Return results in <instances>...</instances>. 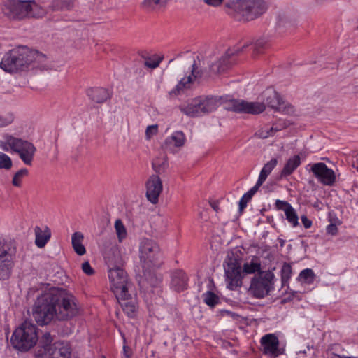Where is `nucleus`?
I'll list each match as a JSON object with an SVG mask.
<instances>
[{"label":"nucleus","instance_id":"1","mask_svg":"<svg viewBox=\"0 0 358 358\" xmlns=\"http://www.w3.org/2000/svg\"><path fill=\"white\" fill-rule=\"evenodd\" d=\"M45 56L35 50L19 47L6 53L0 62V68L6 72L24 71L31 64L41 62Z\"/></svg>","mask_w":358,"mask_h":358},{"label":"nucleus","instance_id":"2","mask_svg":"<svg viewBox=\"0 0 358 358\" xmlns=\"http://www.w3.org/2000/svg\"><path fill=\"white\" fill-rule=\"evenodd\" d=\"M0 148L5 152L17 154L22 162L28 166L32 164L37 150L32 142L9 134H5L0 140Z\"/></svg>","mask_w":358,"mask_h":358},{"label":"nucleus","instance_id":"3","mask_svg":"<svg viewBox=\"0 0 358 358\" xmlns=\"http://www.w3.org/2000/svg\"><path fill=\"white\" fill-rule=\"evenodd\" d=\"M55 287L45 290L38 296L33 306L32 315L39 325L47 324L56 318Z\"/></svg>","mask_w":358,"mask_h":358},{"label":"nucleus","instance_id":"4","mask_svg":"<svg viewBox=\"0 0 358 358\" xmlns=\"http://www.w3.org/2000/svg\"><path fill=\"white\" fill-rule=\"evenodd\" d=\"M54 292L56 300V319L64 321L76 317L80 313V306L76 296L64 289L55 287Z\"/></svg>","mask_w":358,"mask_h":358},{"label":"nucleus","instance_id":"5","mask_svg":"<svg viewBox=\"0 0 358 358\" xmlns=\"http://www.w3.org/2000/svg\"><path fill=\"white\" fill-rule=\"evenodd\" d=\"M71 348L65 341H55L49 332H45L39 339V349L36 358H70Z\"/></svg>","mask_w":358,"mask_h":358},{"label":"nucleus","instance_id":"6","mask_svg":"<svg viewBox=\"0 0 358 358\" xmlns=\"http://www.w3.org/2000/svg\"><path fill=\"white\" fill-rule=\"evenodd\" d=\"M224 7L248 21L257 18L266 10L262 0H229Z\"/></svg>","mask_w":358,"mask_h":358},{"label":"nucleus","instance_id":"7","mask_svg":"<svg viewBox=\"0 0 358 358\" xmlns=\"http://www.w3.org/2000/svg\"><path fill=\"white\" fill-rule=\"evenodd\" d=\"M38 340L37 327L31 322L25 321L14 331L10 343L15 349L25 352L32 348Z\"/></svg>","mask_w":358,"mask_h":358},{"label":"nucleus","instance_id":"8","mask_svg":"<svg viewBox=\"0 0 358 358\" xmlns=\"http://www.w3.org/2000/svg\"><path fill=\"white\" fill-rule=\"evenodd\" d=\"M139 252L143 269H155L162 265L159 248L154 241L143 238L140 242Z\"/></svg>","mask_w":358,"mask_h":358},{"label":"nucleus","instance_id":"9","mask_svg":"<svg viewBox=\"0 0 358 358\" xmlns=\"http://www.w3.org/2000/svg\"><path fill=\"white\" fill-rule=\"evenodd\" d=\"M275 275L273 272L261 271L252 278L248 292L256 299H263L273 289Z\"/></svg>","mask_w":358,"mask_h":358},{"label":"nucleus","instance_id":"10","mask_svg":"<svg viewBox=\"0 0 358 358\" xmlns=\"http://www.w3.org/2000/svg\"><path fill=\"white\" fill-rule=\"evenodd\" d=\"M266 46V41L264 39H259L255 43H244L241 49L236 48L234 49H229L225 54L215 63L212 64L210 69L214 73H220L224 71L231 64L229 58L231 55H237L241 52L245 51L248 48H250L253 51V55L261 53L262 50Z\"/></svg>","mask_w":358,"mask_h":358},{"label":"nucleus","instance_id":"11","mask_svg":"<svg viewBox=\"0 0 358 358\" xmlns=\"http://www.w3.org/2000/svg\"><path fill=\"white\" fill-rule=\"evenodd\" d=\"M16 257V248L11 243H0V280L8 279L12 274Z\"/></svg>","mask_w":358,"mask_h":358},{"label":"nucleus","instance_id":"12","mask_svg":"<svg viewBox=\"0 0 358 358\" xmlns=\"http://www.w3.org/2000/svg\"><path fill=\"white\" fill-rule=\"evenodd\" d=\"M108 278L111 290L115 296H122V294L129 292L131 287L127 273L120 267L109 268Z\"/></svg>","mask_w":358,"mask_h":358},{"label":"nucleus","instance_id":"13","mask_svg":"<svg viewBox=\"0 0 358 358\" xmlns=\"http://www.w3.org/2000/svg\"><path fill=\"white\" fill-rule=\"evenodd\" d=\"M227 287L234 290L242 285L243 276L239 263L236 258L227 257L224 264Z\"/></svg>","mask_w":358,"mask_h":358},{"label":"nucleus","instance_id":"14","mask_svg":"<svg viewBox=\"0 0 358 358\" xmlns=\"http://www.w3.org/2000/svg\"><path fill=\"white\" fill-rule=\"evenodd\" d=\"M226 108L238 113L258 115L265 110L266 106L264 102L232 99L227 103Z\"/></svg>","mask_w":358,"mask_h":358},{"label":"nucleus","instance_id":"15","mask_svg":"<svg viewBox=\"0 0 358 358\" xmlns=\"http://www.w3.org/2000/svg\"><path fill=\"white\" fill-rule=\"evenodd\" d=\"M309 171L316 178L318 182L325 186H332L336 182V176L334 171L327 166L324 162H317L308 164Z\"/></svg>","mask_w":358,"mask_h":358},{"label":"nucleus","instance_id":"16","mask_svg":"<svg viewBox=\"0 0 358 358\" xmlns=\"http://www.w3.org/2000/svg\"><path fill=\"white\" fill-rule=\"evenodd\" d=\"M3 15L10 20H22L27 18V1L10 0L2 6Z\"/></svg>","mask_w":358,"mask_h":358},{"label":"nucleus","instance_id":"17","mask_svg":"<svg viewBox=\"0 0 358 358\" xmlns=\"http://www.w3.org/2000/svg\"><path fill=\"white\" fill-rule=\"evenodd\" d=\"M201 73L196 65L195 61L191 66V74L182 78L173 89L169 92L168 96L169 99L176 97L178 95L184 92L185 90L191 87L192 84L194 82L196 78L200 77Z\"/></svg>","mask_w":358,"mask_h":358},{"label":"nucleus","instance_id":"18","mask_svg":"<svg viewBox=\"0 0 358 358\" xmlns=\"http://www.w3.org/2000/svg\"><path fill=\"white\" fill-rule=\"evenodd\" d=\"M265 106L268 107L285 114L293 113L294 110L292 106L285 103L280 95L273 90H268L265 93Z\"/></svg>","mask_w":358,"mask_h":358},{"label":"nucleus","instance_id":"19","mask_svg":"<svg viewBox=\"0 0 358 358\" xmlns=\"http://www.w3.org/2000/svg\"><path fill=\"white\" fill-rule=\"evenodd\" d=\"M147 199L152 204L157 203L162 192V181L158 175H152L145 182Z\"/></svg>","mask_w":358,"mask_h":358},{"label":"nucleus","instance_id":"20","mask_svg":"<svg viewBox=\"0 0 358 358\" xmlns=\"http://www.w3.org/2000/svg\"><path fill=\"white\" fill-rule=\"evenodd\" d=\"M115 297L122 306L123 311L129 317H134L138 308L136 297L132 296L129 291L122 294V296H117Z\"/></svg>","mask_w":358,"mask_h":358},{"label":"nucleus","instance_id":"21","mask_svg":"<svg viewBox=\"0 0 358 358\" xmlns=\"http://www.w3.org/2000/svg\"><path fill=\"white\" fill-rule=\"evenodd\" d=\"M263 352L266 355L276 357L279 355V341L276 336L272 334H266L261 338Z\"/></svg>","mask_w":358,"mask_h":358},{"label":"nucleus","instance_id":"22","mask_svg":"<svg viewBox=\"0 0 358 358\" xmlns=\"http://www.w3.org/2000/svg\"><path fill=\"white\" fill-rule=\"evenodd\" d=\"M179 108L181 112L187 116L199 117L203 115L199 96L189 100L186 103L180 105Z\"/></svg>","mask_w":358,"mask_h":358},{"label":"nucleus","instance_id":"23","mask_svg":"<svg viewBox=\"0 0 358 358\" xmlns=\"http://www.w3.org/2000/svg\"><path fill=\"white\" fill-rule=\"evenodd\" d=\"M199 98L203 115L215 111L224 102L222 96H201Z\"/></svg>","mask_w":358,"mask_h":358},{"label":"nucleus","instance_id":"24","mask_svg":"<svg viewBox=\"0 0 358 358\" xmlns=\"http://www.w3.org/2000/svg\"><path fill=\"white\" fill-rule=\"evenodd\" d=\"M171 287L178 292L187 289V277L182 271H176L172 273Z\"/></svg>","mask_w":358,"mask_h":358},{"label":"nucleus","instance_id":"25","mask_svg":"<svg viewBox=\"0 0 358 358\" xmlns=\"http://www.w3.org/2000/svg\"><path fill=\"white\" fill-rule=\"evenodd\" d=\"M87 96L93 101L101 103L110 99L111 93L103 87H92L87 91Z\"/></svg>","mask_w":358,"mask_h":358},{"label":"nucleus","instance_id":"26","mask_svg":"<svg viewBox=\"0 0 358 358\" xmlns=\"http://www.w3.org/2000/svg\"><path fill=\"white\" fill-rule=\"evenodd\" d=\"M35 244L39 248H43L51 237V231L48 227L41 228L38 226L34 228Z\"/></svg>","mask_w":358,"mask_h":358},{"label":"nucleus","instance_id":"27","mask_svg":"<svg viewBox=\"0 0 358 358\" xmlns=\"http://www.w3.org/2000/svg\"><path fill=\"white\" fill-rule=\"evenodd\" d=\"M27 18H41L44 17L47 11L35 1H27Z\"/></svg>","mask_w":358,"mask_h":358},{"label":"nucleus","instance_id":"28","mask_svg":"<svg viewBox=\"0 0 358 358\" xmlns=\"http://www.w3.org/2000/svg\"><path fill=\"white\" fill-rule=\"evenodd\" d=\"M185 142V136L182 131H175L171 136L167 137L164 144L166 148L173 149L174 148L182 147Z\"/></svg>","mask_w":358,"mask_h":358},{"label":"nucleus","instance_id":"29","mask_svg":"<svg viewBox=\"0 0 358 358\" xmlns=\"http://www.w3.org/2000/svg\"><path fill=\"white\" fill-rule=\"evenodd\" d=\"M301 158L299 155H294L288 159L285 163L280 176L287 177L290 176L301 164Z\"/></svg>","mask_w":358,"mask_h":358},{"label":"nucleus","instance_id":"30","mask_svg":"<svg viewBox=\"0 0 358 358\" xmlns=\"http://www.w3.org/2000/svg\"><path fill=\"white\" fill-rule=\"evenodd\" d=\"M84 236L81 232L77 231L72 234L71 243L74 251L78 255H83L86 252L85 248L83 244Z\"/></svg>","mask_w":358,"mask_h":358},{"label":"nucleus","instance_id":"31","mask_svg":"<svg viewBox=\"0 0 358 358\" xmlns=\"http://www.w3.org/2000/svg\"><path fill=\"white\" fill-rule=\"evenodd\" d=\"M278 161L276 159H272L268 162L262 169L258 180L257 181V185H262L266 180L268 175L271 173L273 169L276 166Z\"/></svg>","mask_w":358,"mask_h":358},{"label":"nucleus","instance_id":"32","mask_svg":"<svg viewBox=\"0 0 358 358\" xmlns=\"http://www.w3.org/2000/svg\"><path fill=\"white\" fill-rule=\"evenodd\" d=\"M315 280V275L310 268L301 271L297 278V280L301 284L312 285Z\"/></svg>","mask_w":358,"mask_h":358},{"label":"nucleus","instance_id":"33","mask_svg":"<svg viewBox=\"0 0 358 358\" xmlns=\"http://www.w3.org/2000/svg\"><path fill=\"white\" fill-rule=\"evenodd\" d=\"M169 0H143L141 7L147 11H153L157 8L164 6Z\"/></svg>","mask_w":358,"mask_h":358},{"label":"nucleus","instance_id":"34","mask_svg":"<svg viewBox=\"0 0 358 358\" xmlns=\"http://www.w3.org/2000/svg\"><path fill=\"white\" fill-rule=\"evenodd\" d=\"M259 187L260 185H257V184L256 183L254 187H252L248 192L243 194V196L239 201L240 210H243L247 206V203L252 199L253 195L257 192Z\"/></svg>","mask_w":358,"mask_h":358},{"label":"nucleus","instance_id":"35","mask_svg":"<svg viewBox=\"0 0 358 358\" xmlns=\"http://www.w3.org/2000/svg\"><path fill=\"white\" fill-rule=\"evenodd\" d=\"M114 227L118 241L122 243L127 236L126 227L122 220L120 219L115 220Z\"/></svg>","mask_w":358,"mask_h":358},{"label":"nucleus","instance_id":"36","mask_svg":"<svg viewBox=\"0 0 358 358\" xmlns=\"http://www.w3.org/2000/svg\"><path fill=\"white\" fill-rule=\"evenodd\" d=\"M15 117V114L13 112H0V128L11 124L14 122Z\"/></svg>","mask_w":358,"mask_h":358},{"label":"nucleus","instance_id":"37","mask_svg":"<svg viewBox=\"0 0 358 358\" xmlns=\"http://www.w3.org/2000/svg\"><path fill=\"white\" fill-rule=\"evenodd\" d=\"M163 59L162 56L153 55L145 58L144 66L147 68L154 69L159 66Z\"/></svg>","mask_w":358,"mask_h":358},{"label":"nucleus","instance_id":"38","mask_svg":"<svg viewBox=\"0 0 358 358\" xmlns=\"http://www.w3.org/2000/svg\"><path fill=\"white\" fill-rule=\"evenodd\" d=\"M204 303L210 307H214L220 303V298L213 292L208 291L202 296Z\"/></svg>","mask_w":358,"mask_h":358},{"label":"nucleus","instance_id":"39","mask_svg":"<svg viewBox=\"0 0 358 358\" xmlns=\"http://www.w3.org/2000/svg\"><path fill=\"white\" fill-rule=\"evenodd\" d=\"M74 5V0H55L52 3L54 10H71Z\"/></svg>","mask_w":358,"mask_h":358},{"label":"nucleus","instance_id":"40","mask_svg":"<svg viewBox=\"0 0 358 358\" xmlns=\"http://www.w3.org/2000/svg\"><path fill=\"white\" fill-rule=\"evenodd\" d=\"M285 214L286 219L292 227H295L299 224V217L294 208L291 206L290 208L285 209Z\"/></svg>","mask_w":358,"mask_h":358},{"label":"nucleus","instance_id":"41","mask_svg":"<svg viewBox=\"0 0 358 358\" xmlns=\"http://www.w3.org/2000/svg\"><path fill=\"white\" fill-rule=\"evenodd\" d=\"M261 269V264L257 262H251L249 263H245L243 266V272L245 274H253L256 272L258 273Z\"/></svg>","mask_w":358,"mask_h":358},{"label":"nucleus","instance_id":"42","mask_svg":"<svg viewBox=\"0 0 358 358\" xmlns=\"http://www.w3.org/2000/svg\"><path fill=\"white\" fill-rule=\"evenodd\" d=\"M28 173L29 171L26 168L21 169L17 171L12 180L13 185L17 187H21L22 180L28 175Z\"/></svg>","mask_w":358,"mask_h":358},{"label":"nucleus","instance_id":"43","mask_svg":"<svg viewBox=\"0 0 358 358\" xmlns=\"http://www.w3.org/2000/svg\"><path fill=\"white\" fill-rule=\"evenodd\" d=\"M281 280L282 283L285 285L288 282L289 280L292 277V266L289 264H284L281 268Z\"/></svg>","mask_w":358,"mask_h":358},{"label":"nucleus","instance_id":"44","mask_svg":"<svg viewBox=\"0 0 358 358\" xmlns=\"http://www.w3.org/2000/svg\"><path fill=\"white\" fill-rule=\"evenodd\" d=\"M329 221L330 224L326 227V232L327 234L335 236L338 234L337 226L341 224V222L337 217L331 218Z\"/></svg>","mask_w":358,"mask_h":358},{"label":"nucleus","instance_id":"45","mask_svg":"<svg viewBox=\"0 0 358 358\" xmlns=\"http://www.w3.org/2000/svg\"><path fill=\"white\" fill-rule=\"evenodd\" d=\"M13 166L11 158L6 154L0 152V169H10Z\"/></svg>","mask_w":358,"mask_h":358},{"label":"nucleus","instance_id":"46","mask_svg":"<svg viewBox=\"0 0 358 358\" xmlns=\"http://www.w3.org/2000/svg\"><path fill=\"white\" fill-rule=\"evenodd\" d=\"M294 299H296L298 300L301 299V296L298 292L292 291L291 292L287 293L283 299L281 301V303L282 304L287 303L288 302H290L293 301Z\"/></svg>","mask_w":358,"mask_h":358},{"label":"nucleus","instance_id":"47","mask_svg":"<svg viewBox=\"0 0 358 358\" xmlns=\"http://www.w3.org/2000/svg\"><path fill=\"white\" fill-rule=\"evenodd\" d=\"M277 130V129H275L273 127L270 128H263L258 131V136L262 138H266L271 136H273L274 132Z\"/></svg>","mask_w":358,"mask_h":358},{"label":"nucleus","instance_id":"48","mask_svg":"<svg viewBox=\"0 0 358 358\" xmlns=\"http://www.w3.org/2000/svg\"><path fill=\"white\" fill-rule=\"evenodd\" d=\"M158 131V125L152 124L147 127L145 130V137L147 139H150L154 135L157 134Z\"/></svg>","mask_w":358,"mask_h":358},{"label":"nucleus","instance_id":"49","mask_svg":"<svg viewBox=\"0 0 358 358\" xmlns=\"http://www.w3.org/2000/svg\"><path fill=\"white\" fill-rule=\"evenodd\" d=\"M165 166L166 162L164 159L162 163L159 162L157 159H155L152 162V168L158 174H160L162 172H163Z\"/></svg>","mask_w":358,"mask_h":358},{"label":"nucleus","instance_id":"50","mask_svg":"<svg viewBox=\"0 0 358 358\" xmlns=\"http://www.w3.org/2000/svg\"><path fill=\"white\" fill-rule=\"evenodd\" d=\"M275 207L278 210H283L284 212H285V209L288 208V207L290 208L292 206V205L290 203H289L288 202L285 201H281L279 199L275 201Z\"/></svg>","mask_w":358,"mask_h":358},{"label":"nucleus","instance_id":"51","mask_svg":"<svg viewBox=\"0 0 358 358\" xmlns=\"http://www.w3.org/2000/svg\"><path fill=\"white\" fill-rule=\"evenodd\" d=\"M82 270L85 274L88 275H92L94 273V271L90 266L89 262H85L82 264Z\"/></svg>","mask_w":358,"mask_h":358},{"label":"nucleus","instance_id":"52","mask_svg":"<svg viewBox=\"0 0 358 358\" xmlns=\"http://www.w3.org/2000/svg\"><path fill=\"white\" fill-rule=\"evenodd\" d=\"M203 1L208 6L218 8L222 5L224 0H203Z\"/></svg>","mask_w":358,"mask_h":358},{"label":"nucleus","instance_id":"53","mask_svg":"<svg viewBox=\"0 0 358 358\" xmlns=\"http://www.w3.org/2000/svg\"><path fill=\"white\" fill-rule=\"evenodd\" d=\"M301 219V222L306 229H309L311 227L312 221L310 220H309L306 215H302Z\"/></svg>","mask_w":358,"mask_h":358},{"label":"nucleus","instance_id":"54","mask_svg":"<svg viewBox=\"0 0 358 358\" xmlns=\"http://www.w3.org/2000/svg\"><path fill=\"white\" fill-rule=\"evenodd\" d=\"M123 352H124V355L125 358H129L130 357L131 352H130V350H129V348L128 347L124 345L123 347Z\"/></svg>","mask_w":358,"mask_h":358},{"label":"nucleus","instance_id":"55","mask_svg":"<svg viewBox=\"0 0 358 358\" xmlns=\"http://www.w3.org/2000/svg\"><path fill=\"white\" fill-rule=\"evenodd\" d=\"M211 206L212 208L215 210V211H218L219 210V206H218V203L217 202H213L211 204Z\"/></svg>","mask_w":358,"mask_h":358},{"label":"nucleus","instance_id":"56","mask_svg":"<svg viewBox=\"0 0 358 358\" xmlns=\"http://www.w3.org/2000/svg\"><path fill=\"white\" fill-rule=\"evenodd\" d=\"M336 358H358V357H348V356H345V355H336Z\"/></svg>","mask_w":358,"mask_h":358},{"label":"nucleus","instance_id":"57","mask_svg":"<svg viewBox=\"0 0 358 358\" xmlns=\"http://www.w3.org/2000/svg\"><path fill=\"white\" fill-rule=\"evenodd\" d=\"M356 93L358 94V86L356 87Z\"/></svg>","mask_w":358,"mask_h":358},{"label":"nucleus","instance_id":"58","mask_svg":"<svg viewBox=\"0 0 358 358\" xmlns=\"http://www.w3.org/2000/svg\"><path fill=\"white\" fill-rule=\"evenodd\" d=\"M31 291H32V289H30L29 291L28 292V294H30Z\"/></svg>","mask_w":358,"mask_h":358},{"label":"nucleus","instance_id":"59","mask_svg":"<svg viewBox=\"0 0 358 358\" xmlns=\"http://www.w3.org/2000/svg\"><path fill=\"white\" fill-rule=\"evenodd\" d=\"M101 358H106V357H105V356H101Z\"/></svg>","mask_w":358,"mask_h":358},{"label":"nucleus","instance_id":"60","mask_svg":"<svg viewBox=\"0 0 358 358\" xmlns=\"http://www.w3.org/2000/svg\"><path fill=\"white\" fill-rule=\"evenodd\" d=\"M357 31H358V25H357Z\"/></svg>","mask_w":358,"mask_h":358}]
</instances>
